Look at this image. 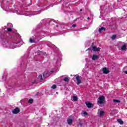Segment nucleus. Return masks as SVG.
<instances>
[{"label": "nucleus", "mask_w": 127, "mask_h": 127, "mask_svg": "<svg viewBox=\"0 0 127 127\" xmlns=\"http://www.w3.org/2000/svg\"><path fill=\"white\" fill-rule=\"evenodd\" d=\"M98 100H99L97 102L98 104H104V101H105V96H100L98 98Z\"/></svg>", "instance_id": "f257e3e1"}, {"label": "nucleus", "mask_w": 127, "mask_h": 127, "mask_svg": "<svg viewBox=\"0 0 127 127\" xmlns=\"http://www.w3.org/2000/svg\"><path fill=\"white\" fill-rule=\"evenodd\" d=\"M98 115H99V117H103L104 115H105V112L102 111V109H99Z\"/></svg>", "instance_id": "f03ea898"}, {"label": "nucleus", "mask_w": 127, "mask_h": 127, "mask_svg": "<svg viewBox=\"0 0 127 127\" xmlns=\"http://www.w3.org/2000/svg\"><path fill=\"white\" fill-rule=\"evenodd\" d=\"M76 84L77 85H79V84H81L82 83V81H81V79L80 78V77L79 76H76Z\"/></svg>", "instance_id": "7ed1b4c3"}, {"label": "nucleus", "mask_w": 127, "mask_h": 127, "mask_svg": "<svg viewBox=\"0 0 127 127\" xmlns=\"http://www.w3.org/2000/svg\"><path fill=\"white\" fill-rule=\"evenodd\" d=\"M19 112H20V110L18 108H16L15 109L12 110V113L15 115H16V114H18Z\"/></svg>", "instance_id": "20e7f679"}, {"label": "nucleus", "mask_w": 127, "mask_h": 127, "mask_svg": "<svg viewBox=\"0 0 127 127\" xmlns=\"http://www.w3.org/2000/svg\"><path fill=\"white\" fill-rule=\"evenodd\" d=\"M91 47L92 48V50L93 51H100V50H101V48H97L95 46H93V45L91 46Z\"/></svg>", "instance_id": "39448f33"}, {"label": "nucleus", "mask_w": 127, "mask_h": 127, "mask_svg": "<svg viewBox=\"0 0 127 127\" xmlns=\"http://www.w3.org/2000/svg\"><path fill=\"white\" fill-rule=\"evenodd\" d=\"M16 47H19V43L15 44L13 46H11L10 48L13 49L14 48H16Z\"/></svg>", "instance_id": "423d86ee"}, {"label": "nucleus", "mask_w": 127, "mask_h": 127, "mask_svg": "<svg viewBox=\"0 0 127 127\" xmlns=\"http://www.w3.org/2000/svg\"><path fill=\"white\" fill-rule=\"evenodd\" d=\"M45 76V73L44 74H43V75H40L38 76V79L39 80H40V81H41V82H42V81H43V77H44Z\"/></svg>", "instance_id": "0eeeda50"}, {"label": "nucleus", "mask_w": 127, "mask_h": 127, "mask_svg": "<svg viewBox=\"0 0 127 127\" xmlns=\"http://www.w3.org/2000/svg\"><path fill=\"white\" fill-rule=\"evenodd\" d=\"M85 104L87 106V107H88V108H92V107H93V105L90 102H85Z\"/></svg>", "instance_id": "6e6552de"}, {"label": "nucleus", "mask_w": 127, "mask_h": 127, "mask_svg": "<svg viewBox=\"0 0 127 127\" xmlns=\"http://www.w3.org/2000/svg\"><path fill=\"white\" fill-rule=\"evenodd\" d=\"M102 71L104 74H108V73H109V69L106 67L103 68Z\"/></svg>", "instance_id": "1a4fd4ad"}, {"label": "nucleus", "mask_w": 127, "mask_h": 127, "mask_svg": "<svg viewBox=\"0 0 127 127\" xmlns=\"http://www.w3.org/2000/svg\"><path fill=\"white\" fill-rule=\"evenodd\" d=\"M98 58H99V56L96 55H93L92 57V60H94V61L97 60V59H98Z\"/></svg>", "instance_id": "9d476101"}, {"label": "nucleus", "mask_w": 127, "mask_h": 127, "mask_svg": "<svg viewBox=\"0 0 127 127\" xmlns=\"http://www.w3.org/2000/svg\"><path fill=\"white\" fill-rule=\"evenodd\" d=\"M67 123L68 125H72V123H73V120L71 119H68L67 120Z\"/></svg>", "instance_id": "9b49d317"}, {"label": "nucleus", "mask_w": 127, "mask_h": 127, "mask_svg": "<svg viewBox=\"0 0 127 127\" xmlns=\"http://www.w3.org/2000/svg\"><path fill=\"white\" fill-rule=\"evenodd\" d=\"M105 30H106V28L102 27L99 29L98 31L100 33H101V32H102V31H105Z\"/></svg>", "instance_id": "f8f14e48"}, {"label": "nucleus", "mask_w": 127, "mask_h": 127, "mask_svg": "<svg viewBox=\"0 0 127 127\" xmlns=\"http://www.w3.org/2000/svg\"><path fill=\"white\" fill-rule=\"evenodd\" d=\"M121 49H122V50H123V51H125L127 50V45H123V46L121 47Z\"/></svg>", "instance_id": "ddd939ff"}, {"label": "nucleus", "mask_w": 127, "mask_h": 127, "mask_svg": "<svg viewBox=\"0 0 127 127\" xmlns=\"http://www.w3.org/2000/svg\"><path fill=\"white\" fill-rule=\"evenodd\" d=\"M117 121L118 123L120 124V125H123L124 124V121H123V120H122L121 119H118Z\"/></svg>", "instance_id": "4468645a"}, {"label": "nucleus", "mask_w": 127, "mask_h": 127, "mask_svg": "<svg viewBox=\"0 0 127 127\" xmlns=\"http://www.w3.org/2000/svg\"><path fill=\"white\" fill-rule=\"evenodd\" d=\"M73 100L74 102H76V101L78 100V97H77V96H73Z\"/></svg>", "instance_id": "2eb2a0df"}, {"label": "nucleus", "mask_w": 127, "mask_h": 127, "mask_svg": "<svg viewBox=\"0 0 127 127\" xmlns=\"http://www.w3.org/2000/svg\"><path fill=\"white\" fill-rule=\"evenodd\" d=\"M64 81L65 82H69V78L68 77H65L64 79Z\"/></svg>", "instance_id": "dca6fc26"}, {"label": "nucleus", "mask_w": 127, "mask_h": 127, "mask_svg": "<svg viewBox=\"0 0 127 127\" xmlns=\"http://www.w3.org/2000/svg\"><path fill=\"white\" fill-rule=\"evenodd\" d=\"M30 43H34L35 42V41H34L33 39L30 38Z\"/></svg>", "instance_id": "f3484780"}, {"label": "nucleus", "mask_w": 127, "mask_h": 127, "mask_svg": "<svg viewBox=\"0 0 127 127\" xmlns=\"http://www.w3.org/2000/svg\"><path fill=\"white\" fill-rule=\"evenodd\" d=\"M114 103H121V101L119 100H113Z\"/></svg>", "instance_id": "a211bd4d"}, {"label": "nucleus", "mask_w": 127, "mask_h": 127, "mask_svg": "<svg viewBox=\"0 0 127 127\" xmlns=\"http://www.w3.org/2000/svg\"><path fill=\"white\" fill-rule=\"evenodd\" d=\"M52 89H56L57 88V86L56 85H54L51 87Z\"/></svg>", "instance_id": "6ab92c4d"}, {"label": "nucleus", "mask_w": 127, "mask_h": 127, "mask_svg": "<svg viewBox=\"0 0 127 127\" xmlns=\"http://www.w3.org/2000/svg\"><path fill=\"white\" fill-rule=\"evenodd\" d=\"M117 37V36L116 35H113V36L112 37V39L114 40V39H116Z\"/></svg>", "instance_id": "aec40b11"}, {"label": "nucleus", "mask_w": 127, "mask_h": 127, "mask_svg": "<svg viewBox=\"0 0 127 127\" xmlns=\"http://www.w3.org/2000/svg\"><path fill=\"white\" fill-rule=\"evenodd\" d=\"M28 103H30V104H32V103H33V99L29 100Z\"/></svg>", "instance_id": "412c9836"}, {"label": "nucleus", "mask_w": 127, "mask_h": 127, "mask_svg": "<svg viewBox=\"0 0 127 127\" xmlns=\"http://www.w3.org/2000/svg\"><path fill=\"white\" fill-rule=\"evenodd\" d=\"M8 26H9V27H12L13 26L12 25V24L9 23H8Z\"/></svg>", "instance_id": "4be33fe9"}, {"label": "nucleus", "mask_w": 127, "mask_h": 127, "mask_svg": "<svg viewBox=\"0 0 127 127\" xmlns=\"http://www.w3.org/2000/svg\"><path fill=\"white\" fill-rule=\"evenodd\" d=\"M7 31H9V32H10L12 31L11 28H8L7 29Z\"/></svg>", "instance_id": "5701e85b"}, {"label": "nucleus", "mask_w": 127, "mask_h": 127, "mask_svg": "<svg viewBox=\"0 0 127 127\" xmlns=\"http://www.w3.org/2000/svg\"><path fill=\"white\" fill-rule=\"evenodd\" d=\"M88 50H89V51H92V48H89L88 49H87L86 50V51H88Z\"/></svg>", "instance_id": "b1692460"}, {"label": "nucleus", "mask_w": 127, "mask_h": 127, "mask_svg": "<svg viewBox=\"0 0 127 127\" xmlns=\"http://www.w3.org/2000/svg\"><path fill=\"white\" fill-rule=\"evenodd\" d=\"M83 115H85V116H87V115H88V113L86 112H83Z\"/></svg>", "instance_id": "393cba45"}, {"label": "nucleus", "mask_w": 127, "mask_h": 127, "mask_svg": "<svg viewBox=\"0 0 127 127\" xmlns=\"http://www.w3.org/2000/svg\"><path fill=\"white\" fill-rule=\"evenodd\" d=\"M76 26H77L76 25V24H73L72 26V27H76Z\"/></svg>", "instance_id": "a878e982"}, {"label": "nucleus", "mask_w": 127, "mask_h": 127, "mask_svg": "<svg viewBox=\"0 0 127 127\" xmlns=\"http://www.w3.org/2000/svg\"><path fill=\"white\" fill-rule=\"evenodd\" d=\"M38 53H39V54H41V53H42V52L39 51V52H38Z\"/></svg>", "instance_id": "bb28decb"}, {"label": "nucleus", "mask_w": 127, "mask_h": 127, "mask_svg": "<svg viewBox=\"0 0 127 127\" xmlns=\"http://www.w3.org/2000/svg\"><path fill=\"white\" fill-rule=\"evenodd\" d=\"M124 72H125L126 74H127V71H124Z\"/></svg>", "instance_id": "cd10ccee"}, {"label": "nucleus", "mask_w": 127, "mask_h": 127, "mask_svg": "<svg viewBox=\"0 0 127 127\" xmlns=\"http://www.w3.org/2000/svg\"><path fill=\"white\" fill-rule=\"evenodd\" d=\"M79 10L80 11H82V9H80Z\"/></svg>", "instance_id": "c85d7f7f"}, {"label": "nucleus", "mask_w": 127, "mask_h": 127, "mask_svg": "<svg viewBox=\"0 0 127 127\" xmlns=\"http://www.w3.org/2000/svg\"><path fill=\"white\" fill-rule=\"evenodd\" d=\"M87 19H90V18H89V17H88V18H87Z\"/></svg>", "instance_id": "c756f323"}, {"label": "nucleus", "mask_w": 127, "mask_h": 127, "mask_svg": "<svg viewBox=\"0 0 127 127\" xmlns=\"http://www.w3.org/2000/svg\"><path fill=\"white\" fill-rule=\"evenodd\" d=\"M79 125H82V123H79Z\"/></svg>", "instance_id": "7c9ffc66"}, {"label": "nucleus", "mask_w": 127, "mask_h": 127, "mask_svg": "<svg viewBox=\"0 0 127 127\" xmlns=\"http://www.w3.org/2000/svg\"><path fill=\"white\" fill-rule=\"evenodd\" d=\"M7 45H9L8 44H7Z\"/></svg>", "instance_id": "2f4dec72"}, {"label": "nucleus", "mask_w": 127, "mask_h": 127, "mask_svg": "<svg viewBox=\"0 0 127 127\" xmlns=\"http://www.w3.org/2000/svg\"><path fill=\"white\" fill-rule=\"evenodd\" d=\"M46 9H48V8H47Z\"/></svg>", "instance_id": "473e14b6"}]
</instances>
